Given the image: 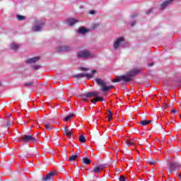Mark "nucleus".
Masks as SVG:
<instances>
[{
	"mask_svg": "<svg viewBox=\"0 0 181 181\" xmlns=\"http://www.w3.org/2000/svg\"><path fill=\"white\" fill-rule=\"evenodd\" d=\"M139 73H141V70L138 69H135L127 72L126 75L116 76V78L113 79L112 81V83H119V81H124V83H129V81H132V78L131 77H135V76H138Z\"/></svg>",
	"mask_w": 181,
	"mask_h": 181,
	"instance_id": "nucleus-1",
	"label": "nucleus"
},
{
	"mask_svg": "<svg viewBox=\"0 0 181 181\" xmlns=\"http://www.w3.org/2000/svg\"><path fill=\"white\" fill-rule=\"evenodd\" d=\"M95 81L97 84L100 86V90L102 93H108V90L114 88V86H107V83L103 81L101 78H97Z\"/></svg>",
	"mask_w": 181,
	"mask_h": 181,
	"instance_id": "nucleus-2",
	"label": "nucleus"
},
{
	"mask_svg": "<svg viewBox=\"0 0 181 181\" xmlns=\"http://www.w3.org/2000/svg\"><path fill=\"white\" fill-rule=\"evenodd\" d=\"M181 164L179 163V162L177 161H170L168 163V171L170 173H173V172H178L179 170L180 169Z\"/></svg>",
	"mask_w": 181,
	"mask_h": 181,
	"instance_id": "nucleus-3",
	"label": "nucleus"
},
{
	"mask_svg": "<svg viewBox=\"0 0 181 181\" xmlns=\"http://www.w3.org/2000/svg\"><path fill=\"white\" fill-rule=\"evenodd\" d=\"M43 26H45V20L43 19L36 20L33 26V30L34 32H40V30L43 29Z\"/></svg>",
	"mask_w": 181,
	"mask_h": 181,
	"instance_id": "nucleus-4",
	"label": "nucleus"
},
{
	"mask_svg": "<svg viewBox=\"0 0 181 181\" xmlns=\"http://www.w3.org/2000/svg\"><path fill=\"white\" fill-rule=\"evenodd\" d=\"M79 59H91L95 57V54L90 52L88 50L81 51L77 54Z\"/></svg>",
	"mask_w": 181,
	"mask_h": 181,
	"instance_id": "nucleus-5",
	"label": "nucleus"
},
{
	"mask_svg": "<svg viewBox=\"0 0 181 181\" xmlns=\"http://www.w3.org/2000/svg\"><path fill=\"white\" fill-rule=\"evenodd\" d=\"M95 73H97V70H92L90 74L81 73L76 75L75 77H76V78H80L83 77H86V78H93Z\"/></svg>",
	"mask_w": 181,
	"mask_h": 181,
	"instance_id": "nucleus-6",
	"label": "nucleus"
},
{
	"mask_svg": "<svg viewBox=\"0 0 181 181\" xmlns=\"http://www.w3.org/2000/svg\"><path fill=\"white\" fill-rule=\"evenodd\" d=\"M124 42H125L124 37L117 38L113 45L115 50H117L119 47H124Z\"/></svg>",
	"mask_w": 181,
	"mask_h": 181,
	"instance_id": "nucleus-7",
	"label": "nucleus"
},
{
	"mask_svg": "<svg viewBox=\"0 0 181 181\" xmlns=\"http://www.w3.org/2000/svg\"><path fill=\"white\" fill-rule=\"evenodd\" d=\"M22 141L25 144H26V142L34 144V142H36V138L32 135H24L22 138Z\"/></svg>",
	"mask_w": 181,
	"mask_h": 181,
	"instance_id": "nucleus-8",
	"label": "nucleus"
},
{
	"mask_svg": "<svg viewBox=\"0 0 181 181\" xmlns=\"http://www.w3.org/2000/svg\"><path fill=\"white\" fill-rule=\"evenodd\" d=\"M105 169V165H99L93 168V173H100V170Z\"/></svg>",
	"mask_w": 181,
	"mask_h": 181,
	"instance_id": "nucleus-9",
	"label": "nucleus"
},
{
	"mask_svg": "<svg viewBox=\"0 0 181 181\" xmlns=\"http://www.w3.org/2000/svg\"><path fill=\"white\" fill-rule=\"evenodd\" d=\"M78 23V20L76 18H68L66 21V24L69 25V26H73L74 25H75V23Z\"/></svg>",
	"mask_w": 181,
	"mask_h": 181,
	"instance_id": "nucleus-10",
	"label": "nucleus"
},
{
	"mask_svg": "<svg viewBox=\"0 0 181 181\" xmlns=\"http://www.w3.org/2000/svg\"><path fill=\"white\" fill-rule=\"evenodd\" d=\"M54 175H56V173H49L47 174L45 177H42V181L52 180V179H53V176H54Z\"/></svg>",
	"mask_w": 181,
	"mask_h": 181,
	"instance_id": "nucleus-11",
	"label": "nucleus"
},
{
	"mask_svg": "<svg viewBox=\"0 0 181 181\" xmlns=\"http://www.w3.org/2000/svg\"><path fill=\"white\" fill-rule=\"evenodd\" d=\"M172 2H173V0H167V1H164L160 5L161 11H163V9H165L167 6H169V5H170V4H172Z\"/></svg>",
	"mask_w": 181,
	"mask_h": 181,
	"instance_id": "nucleus-12",
	"label": "nucleus"
},
{
	"mask_svg": "<svg viewBox=\"0 0 181 181\" xmlns=\"http://www.w3.org/2000/svg\"><path fill=\"white\" fill-rule=\"evenodd\" d=\"M40 59L39 57H35L33 58L28 59L25 61V63L28 64H31L32 63H36V62H38V60Z\"/></svg>",
	"mask_w": 181,
	"mask_h": 181,
	"instance_id": "nucleus-13",
	"label": "nucleus"
},
{
	"mask_svg": "<svg viewBox=\"0 0 181 181\" xmlns=\"http://www.w3.org/2000/svg\"><path fill=\"white\" fill-rule=\"evenodd\" d=\"M57 50L58 52H69V50H71V48L68 46L58 47Z\"/></svg>",
	"mask_w": 181,
	"mask_h": 181,
	"instance_id": "nucleus-14",
	"label": "nucleus"
},
{
	"mask_svg": "<svg viewBox=\"0 0 181 181\" xmlns=\"http://www.w3.org/2000/svg\"><path fill=\"white\" fill-rule=\"evenodd\" d=\"M97 101H104V99L97 95L94 99L90 100V103H92L93 104H95Z\"/></svg>",
	"mask_w": 181,
	"mask_h": 181,
	"instance_id": "nucleus-15",
	"label": "nucleus"
},
{
	"mask_svg": "<svg viewBox=\"0 0 181 181\" xmlns=\"http://www.w3.org/2000/svg\"><path fill=\"white\" fill-rule=\"evenodd\" d=\"M98 92H88L86 93V97L88 98H92V97H95L98 95Z\"/></svg>",
	"mask_w": 181,
	"mask_h": 181,
	"instance_id": "nucleus-16",
	"label": "nucleus"
},
{
	"mask_svg": "<svg viewBox=\"0 0 181 181\" xmlns=\"http://www.w3.org/2000/svg\"><path fill=\"white\" fill-rule=\"evenodd\" d=\"M87 32H88V30H87L86 28L84 27H81L79 28V29L78 30V33H80L81 35H84L85 33H87Z\"/></svg>",
	"mask_w": 181,
	"mask_h": 181,
	"instance_id": "nucleus-17",
	"label": "nucleus"
},
{
	"mask_svg": "<svg viewBox=\"0 0 181 181\" xmlns=\"http://www.w3.org/2000/svg\"><path fill=\"white\" fill-rule=\"evenodd\" d=\"M82 162L85 165H90V163H91V160H90V158H88L87 157H83L82 158Z\"/></svg>",
	"mask_w": 181,
	"mask_h": 181,
	"instance_id": "nucleus-18",
	"label": "nucleus"
},
{
	"mask_svg": "<svg viewBox=\"0 0 181 181\" xmlns=\"http://www.w3.org/2000/svg\"><path fill=\"white\" fill-rule=\"evenodd\" d=\"M64 131H65V135H66V136H68V138H70V136H71V135H73V132H71V130H69L66 127L64 128Z\"/></svg>",
	"mask_w": 181,
	"mask_h": 181,
	"instance_id": "nucleus-19",
	"label": "nucleus"
},
{
	"mask_svg": "<svg viewBox=\"0 0 181 181\" xmlns=\"http://www.w3.org/2000/svg\"><path fill=\"white\" fill-rule=\"evenodd\" d=\"M79 153H76V155H72L69 157V161L71 162L73 160H74L75 159H77V158L78 157Z\"/></svg>",
	"mask_w": 181,
	"mask_h": 181,
	"instance_id": "nucleus-20",
	"label": "nucleus"
},
{
	"mask_svg": "<svg viewBox=\"0 0 181 181\" xmlns=\"http://www.w3.org/2000/svg\"><path fill=\"white\" fill-rule=\"evenodd\" d=\"M11 47L13 50H18V49H19V45L13 42L11 44Z\"/></svg>",
	"mask_w": 181,
	"mask_h": 181,
	"instance_id": "nucleus-21",
	"label": "nucleus"
},
{
	"mask_svg": "<svg viewBox=\"0 0 181 181\" xmlns=\"http://www.w3.org/2000/svg\"><path fill=\"white\" fill-rule=\"evenodd\" d=\"M150 122H151V120H141V121H140L141 125H143V126L149 125Z\"/></svg>",
	"mask_w": 181,
	"mask_h": 181,
	"instance_id": "nucleus-22",
	"label": "nucleus"
},
{
	"mask_svg": "<svg viewBox=\"0 0 181 181\" xmlns=\"http://www.w3.org/2000/svg\"><path fill=\"white\" fill-rule=\"evenodd\" d=\"M126 144L128 146H134L135 145V143L132 140H127Z\"/></svg>",
	"mask_w": 181,
	"mask_h": 181,
	"instance_id": "nucleus-23",
	"label": "nucleus"
},
{
	"mask_svg": "<svg viewBox=\"0 0 181 181\" xmlns=\"http://www.w3.org/2000/svg\"><path fill=\"white\" fill-rule=\"evenodd\" d=\"M81 98H82V100H83V101H88V97H87V93H84L83 95H81Z\"/></svg>",
	"mask_w": 181,
	"mask_h": 181,
	"instance_id": "nucleus-24",
	"label": "nucleus"
},
{
	"mask_svg": "<svg viewBox=\"0 0 181 181\" xmlns=\"http://www.w3.org/2000/svg\"><path fill=\"white\" fill-rule=\"evenodd\" d=\"M112 119V112L109 111V113L107 115V121L110 122Z\"/></svg>",
	"mask_w": 181,
	"mask_h": 181,
	"instance_id": "nucleus-25",
	"label": "nucleus"
},
{
	"mask_svg": "<svg viewBox=\"0 0 181 181\" xmlns=\"http://www.w3.org/2000/svg\"><path fill=\"white\" fill-rule=\"evenodd\" d=\"M79 141L81 143L86 142V137L83 135L79 136Z\"/></svg>",
	"mask_w": 181,
	"mask_h": 181,
	"instance_id": "nucleus-26",
	"label": "nucleus"
},
{
	"mask_svg": "<svg viewBox=\"0 0 181 181\" xmlns=\"http://www.w3.org/2000/svg\"><path fill=\"white\" fill-rule=\"evenodd\" d=\"M16 18H17L18 21H24V19H25V16H21V15H17Z\"/></svg>",
	"mask_w": 181,
	"mask_h": 181,
	"instance_id": "nucleus-27",
	"label": "nucleus"
},
{
	"mask_svg": "<svg viewBox=\"0 0 181 181\" xmlns=\"http://www.w3.org/2000/svg\"><path fill=\"white\" fill-rule=\"evenodd\" d=\"M70 118H73V115H69L68 116H66V117L64 119V121H65L66 122H67V121H69V119H70Z\"/></svg>",
	"mask_w": 181,
	"mask_h": 181,
	"instance_id": "nucleus-28",
	"label": "nucleus"
},
{
	"mask_svg": "<svg viewBox=\"0 0 181 181\" xmlns=\"http://www.w3.org/2000/svg\"><path fill=\"white\" fill-rule=\"evenodd\" d=\"M11 124H12V122L11 121V119H8L4 127H11Z\"/></svg>",
	"mask_w": 181,
	"mask_h": 181,
	"instance_id": "nucleus-29",
	"label": "nucleus"
},
{
	"mask_svg": "<svg viewBox=\"0 0 181 181\" xmlns=\"http://www.w3.org/2000/svg\"><path fill=\"white\" fill-rule=\"evenodd\" d=\"M25 87H32L33 86V82H27L25 83Z\"/></svg>",
	"mask_w": 181,
	"mask_h": 181,
	"instance_id": "nucleus-30",
	"label": "nucleus"
},
{
	"mask_svg": "<svg viewBox=\"0 0 181 181\" xmlns=\"http://www.w3.org/2000/svg\"><path fill=\"white\" fill-rule=\"evenodd\" d=\"M32 67L34 70H39V69H40V66L39 65H33Z\"/></svg>",
	"mask_w": 181,
	"mask_h": 181,
	"instance_id": "nucleus-31",
	"label": "nucleus"
},
{
	"mask_svg": "<svg viewBox=\"0 0 181 181\" xmlns=\"http://www.w3.org/2000/svg\"><path fill=\"white\" fill-rule=\"evenodd\" d=\"M46 129H49V131L52 129V126L50 124H45Z\"/></svg>",
	"mask_w": 181,
	"mask_h": 181,
	"instance_id": "nucleus-32",
	"label": "nucleus"
},
{
	"mask_svg": "<svg viewBox=\"0 0 181 181\" xmlns=\"http://www.w3.org/2000/svg\"><path fill=\"white\" fill-rule=\"evenodd\" d=\"M119 181H126L125 180V177L124 175H121L119 177Z\"/></svg>",
	"mask_w": 181,
	"mask_h": 181,
	"instance_id": "nucleus-33",
	"label": "nucleus"
},
{
	"mask_svg": "<svg viewBox=\"0 0 181 181\" xmlns=\"http://www.w3.org/2000/svg\"><path fill=\"white\" fill-rule=\"evenodd\" d=\"M148 163H149V165H156V161L150 160V161L148 162Z\"/></svg>",
	"mask_w": 181,
	"mask_h": 181,
	"instance_id": "nucleus-34",
	"label": "nucleus"
},
{
	"mask_svg": "<svg viewBox=\"0 0 181 181\" xmlns=\"http://www.w3.org/2000/svg\"><path fill=\"white\" fill-rule=\"evenodd\" d=\"M89 13H90V15H94V14L95 13V11H94V10H90V11H89Z\"/></svg>",
	"mask_w": 181,
	"mask_h": 181,
	"instance_id": "nucleus-35",
	"label": "nucleus"
},
{
	"mask_svg": "<svg viewBox=\"0 0 181 181\" xmlns=\"http://www.w3.org/2000/svg\"><path fill=\"white\" fill-rule=\"evenodd\" d=\"M82 71H88V69L82 67L81 68Z\"/></svg>",
	"mask_w": 181,
	"mask_h": 181,
	"instance_id": "nucleus-36",
	"label": "nucleus"
},
{
	"mask_svg": "<svg viewBox=\"0 0 181 181\" xmlns=\"http://www.w3.org/2000/svg\"><path fill=\"white\" fill-rule=\"evenodd\" d=\"M152 13V8L149 9V10L146 12L147 15H149V13Z\"/></svg>",
	"mask_w": 181,
	"mask_h": 181,
	"instance_id": "nucleus-37",
	"label": "nucleus"
},
{
	"mask_svg": "<svg viewBox=\"0 0 181 181\" xmlns=\"http://www.w3.org/2000/svg\"><path fill=\"white\" fill-rule=\"evenodd\" d=\"M137 16L136 13H134L133 15L131 16V18H136Z\"/></svg>",
	"mask_w": 181,
	"mask_h": 181,
	"instance_id": "nucleus-38",
	"label": "nucleus"
},
{
	"mask_svg": "<svg viewBox=\"0 0 181 181\" xmlns=\"http://www.w3.org/2000/svg\"><path fill=\"white\" fill-rule=\"evenodd\" d=\"M171 112H173V114H176V112H177V110H172Z\"/></svg>",
	"mask_w": 181,
	"mask_h": 181,
	"instance_id": "nucleus-39",
	"label": "nucleus"
},
{
	"mask_svg": "<svg viewBox=\"0 0 181 181\" xmlns=\"http://www.w3.org/2000/svg\"><path fill=\"white\" fill-rule=\"evenodd\" d=\"M136 22L133 21L130 23L131 26H134L135 25Z\"/></svg>",
	"mask_w": 181,
	"mask_h": 181,
	"instance_id": "nucleus-40",
	"label": "nucleus"
},
{
	"mask_svg": "<svg viewBox=\"0 0 181 181\" xmlns=\"http://www.w3.org/2000/svg\"><path fill=\"white\" fill-rule=\"evenodd\" d=\"M152 66H153V63L148 64V66H149V67H152Z\"/></svg>",
	"mask_w": 181,
	"mask_h": 181,
	"instance_id": "nucleus-41",
	"label": "nucleus"
},
{
	"mask_svg": "<svg viewBox=\"0 0 181 181\" xmlns=\"http://www.w3.org/2000/svg\"><path fill=\"white\" fill-rule=\"evenodd\" d=\"M165 107H166V108H168V107H169V105L165 104Z\"/></svg>",
	"mask_w": 181,
	"mask_h": 181,
	"instance_id": "nucleus-42",
	"label": "nucleus"
},
{
	"mask_svg": "<svg viewBox=\"0 0 181 181\" xmlns=\"http://www.w3.org/2000/svg\"><path fill=\"white\" fill-rule=\"evenodd\" d=\"M180 179H181V173H180Z\"/></svg>",
	"mask_w": 181,
	"mask_h": 181,
	"instance_id": "nucleus-43",
	"label": "nucleus"
}]
</instances>
